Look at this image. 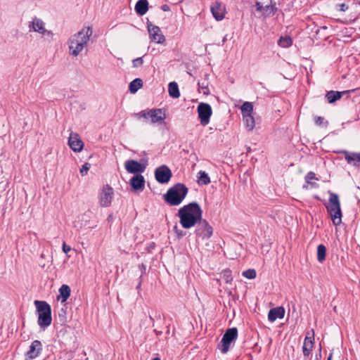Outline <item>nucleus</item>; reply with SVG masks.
Masks as SVG:
<instances>
[{
  "instance_id": "obj_9",
  "label": "nucleus",
  "mask_w": 360,
  "mask_h": 360,
  "mask_svg": "<svg viewBox=\"0 0 360 360\" xmlns=\"http://www.w3.org/2000/svg\"><path fill=\"white\" fill-rule=\"evenodd\" d=\"M198 117L200 124L202 126H206L209 124L210 117L212 114V110L210 104L207 103H200L198 105Z\"/></svg>"
},
{
  "instance_id": "obj_44",
  "label": "nucleus",
  "mask_w": 360,
  "mask_h": 360,
  "mask_svg": "<svg viewBox=\"0 0 360 360\" xmlns=\"http://www.w3.org/2000/svg\"><path fill=\"white\" fill-rule=\"evenodd\" d=\"M162 9L165 11H169V6L167 5H163Z\"/></svg>"
},
{
  "instance_id": "obj_17",
  "label": "nucleus",
  "mask_w": 360,
  "mask_h": 360,
  "mask_svg": "<svg viewBox=\"0 0 360 360\" xmlns=\"http://www.w3.org/2000/svg\"><path fill=\"white\" fill-rule=\"evenodd\" d=\"M314 330H311V334L309 332L307 333V335L305 337L303 346H302V352L304 356H309L312 351L314 347Z\"/></svg>"
},
{
  "instance_id": "obj_40",
  "label": "nucleus",
  "mask_w": 360,
  "mask_h": 360,
  "mask_svg": "<svg viewBox=\"0 0 360 360\" xmlns=\"http://www.w3.org/2000/svg\"><path fill=\"white\" fill-rule=\"evenodd\" d=\"M314 122L316 124L321 126L323 123V118L322 117H316Z\"/></svg>"
},
{
  "instance_id": "obj_12",
  "label": "nucleus",
  "mask_w": 360,
  "mask_h": 360,
  "mask_svg": "<svg viewBox=\"0 0 360 360\" xmlns=\"http://www.w3.org/2000/svg\"><path fill=\"white\" fill-rule=\"evenodd\" d=\"M32 29L34 32H39L44 37H49L51 39L53 37V33L51 30H47L45 28L44 22L39 18H34L32 22Z\"/></svg>"
},
{
  "instance_id": "obj_3",
  "label": "nucleus",
  "mask_w": 360,
  "mask_h": 360,
  "mask_svg": "<svg viewBox=\"0 0 360 360\" xmlns=\"http://www.w3.org/2000/svg\"><path fill=\"white\" fill-rule=\"evenodd\" d=\"M188 192V189L184 184L178 183L167 190L163 198L170 206H178L183 202Z\"/></svg>"
},
{
  "instance_id": "obj_10",
  "label": "nucleus",
  "mask_w": 360,
  "mask_h": 360,
  "mask_svg": "<svg viewBox=\"0 0 360 360\" xmlns=\"http://www.w3.org/2000/svg\"><path fill=\"white\" fill-rule=\"evenodd\" d=\"M155 176L158 182L167 184L172 176L171 169L165 165L157 167L155 170Z\"/></svg>"
},
{
  "instance_id": "obj_7",
  "label": "nucleus",
  "mask_w": 360,
  "mask_h": 360,
  "mask_svg": "<svg viewBox=\"0 0 360 360\" xmlns=\"http://www.w3.org/2000/svg\"><path fill=\"white\" fill-rule=\"evenodd\" d=\"M195 233L201 240H208L212 236L213 229L207 220L201 219L196 224Z\"/></svg>"
},
{
  "instance_id": "obj_47",
  "label": "nucleus",
  "mask_w": 360,
  "mask_h": 360,
  "mask_svg": "<svg viewBox=\"0 0 360 360\" xmlns=\"http://www.w3.org/2000/svg\"><path fill=\"white\" fill-rule=\"evenodd\" d=\"M152 360H160V359L159 357H155V358H153Z\"/></svg>"
},
{
  "instance_id": "obj_37",
  "label": "nucleus",
  "mask_w": 360,
  "mask_h": 360,
  "mask_svg": "<svg viewBox=\"0 0 360 360\" xmlns=\"http://www.w3.org/2000/svg\"><path fill=\"white\" fill-rule=\"evenodd\" d=\"M91 167V165L88 162H86L83 165V166L82 167V168L80 169V174L82 176H85L88 171L89 170Z\"/></svg>"
},
{
  "instance_id": "obj_26",
  "label": "nucleus",
  "mask_w": 360,
  "mask_h": 360,
  "mask_svg": "<svg viewBox=\"0 0 360 360\" xmlns=\"http://www.w3.org/2000/svg\"><path fill=\"white\" fill-rule=\"evenodd\" d=\"M168 92L171 97L178 98L180 96V92L177 83L172 82L168 86Z\"/></svg>"
},
{
  "instance_id": "obj_19",
  "label": "nucleus",
  "mask_w": 360,
  "mask_h": 360,
  "mask_svg": "<svg viewBox=\"0 0 360 360\" xmlns=\"http://www.w3.org/2000/svg\"><path fill=\"white\" fill-rule=\"evenodd\" d=\"M211 12L217 20H221L224 18L225 7L221 3L216 1L211 6Z\"/></svg>"
},
{
  "instance_id": "obj_4",
  "label": "nucleus",
  "mask_w": 360,
  "mask_h": 360,
  "mask_svg": "<svg viewBox=\"0 0 360 360\" xmlns=\"http://www.w3.org/2000/svg\"><path fill=\"white\" fill-rule=\"evenodd\" d=\"M328 204L326 205L328 212L330 214L331 220L335 226H338L342 222V211L338 195L328 191Z\"/></svg>"
},
{
  "instance_id": "obj_33",
  "label": "nucleus",
  "mask_w": 360,
  "mask_h": 360,
  "mask_svg": "<svg viewBox=\"0 0 360 360\" xmlns=\"http://www.w3.org/2000/svg\"><path fill=\"white\" fill-rule=\"evenodd\" d=\"M221 276L226 283H230L232 281L233 278L231 275V271L229 269H225L221 272Z\"/></svg>"
},
{
  "instance_id": "obj_28",
  "label": "nucleus",
  "mask_w": 360,
  "mask_h": 360,
  "mask_svg": "<svg viewBox=\"0 0 360 360\" xmlns=\"http://www.w3.org/2000/svg\"><path fill=\"white\" fill-rule=\"evenodd\" d=\"M210 178L205 171H200L198 173V183L202 185H207L210 183Z\"/></svg>"
},
{
  "instance_id": "obj_41",
  "label": "nucleus",
  "mask_w": 360,
  "mask_h": 360,
  "mask_svg": "<svg viewBox=\"0 0 360 360\" xmlns=\"http://www.w3.org/2000/svg\"><path fill=\"white\" fill-rule=\"evenodd\" d=\"M337 6L339 8V10L341 11H345L348 9V6L345 4H338Z\"/></svg>"
},
{
  "instance_id": "obj_2",
  "label": "nucleus",
  "mask_w": 360,
  "mask_h": 360,
  "mask_svg": "<svg viewBox=\"0 0 360 360\" xmlns=\"http://www.w3.org/2000/svg\"><path fill=\"white\" fill-rule=\"evenodd\" d=\"M92 34L91 27L89 26L72 34L68 40L70 55L77 57L87 45Z\"/></svg>"
},
{
  "instance_id": "obj_6",
  "label": "nucleus",
  "mask_w": 360,
  "mask_h": 360,
  "mask_svg": "<svg viewBox=\"0 0 360 360\" xmlns=\"http://www.w3.org/2000/svg\"><path fill=\"white\" fill-rule=\"evenodd\" d=\"M238 330L236 328H231L226 330L221 340L218 345V348L222 354H226L229 350L231 343L236 340Z\"/></svg>"
},
{
  "instance_id": "obj_18",
  "label": "nucleus",
  "mask_w": 360,
  "mask_h": 360,
  "mask_svg": "<svg viewBox=\"0 0 360 360\" xmlns=\"http://www.w3.org/2000/svg\"><path fill=\"white\" fill-rule=\"evenodd\" d=\"M271 3L272 1L270 0ZM257 11L262 12L264 16H271L275 14L277 8L275 6V4H270L269 5L263 6L260 2L257 1L255 4Z\"/></svg>"
},
{
  "instance_id": "obj_31",
  "label": "nucleus",
  "mask_w": 360,
  "mask_h": 360,
  "mask_svg": "<svg viewBox=\"0 0 360 360\" xmlns=\"http://www.w3.org/2000/svg\"><path fill=\"white\" fill-rule=\"evenodd\" d=\"M243 116L247 115H252L253 111V105L250 102H245L240 108Z\"/></svg>"
},
{
  "instance_id": "obj_45",
  "label": "nucleus",
  "mask_w": 360,
  "mask_h": 360,
  "mask_svg": "<svg viewBox=\"0 0 360 360\" xmlns=\"http://www.w3.org/2000/svg\"><path fill=\"white\" fill-rule=\"evenodd\" d=\"M141 282H142V281H141V280H140V281H139V284H138V285H137V286H136V289H137V290H140V289H141Z\"/></svg>"
},
{
  "instance_id": "obj_5",
  "label": "nucleus",
  "mask_w": 360,
  "mask_h": 360,
  "mask_svg": "<svg viewBox=\"0 0 360 360\" xmlns=\"http://www.w3.org/2000/svg\"><path fill=\"white\" fill-rule=\"evenodd\" d=\"M34 305L38 314L37 323L41 328L45 329L52 321L51 307L46 302L40 300H35Z\"/></svg>"
},
{
  "instance_id": "obj_48",
  "label": "nucleus",
  "mask_w": 360,
  "mask_h": 360,
  "mask_svg": "<svg viewBox=\"0 0 360 360\" xmlns=\"http://www.w3.org/2000/svg\"><path fill=\"white\" fill-rule=\"evenodd\" d=\"M177 234L181 236H183L181 233H177Z\"/></svg>"
},
{
  "instance_id": "obj_29",
  "label": "nucleus",
  "mask_w": 360,
  "mask_h": 360,
  "mask_svg": "<svg viewBox=\"0 0 360 360\" xmlns=\"http://www.w3.org/2000/svg\"><path fill=\"white\" fill-rule=\"evenodd\" d=\"M143 86V82L141 79L136 78L129 84V91L131 93H136Z\"/></svg>"
},
{
  "instance_id": "obj_39",
  "label": "nucleus",
  "mask_w": 360,
  "mask_h": 360,
  "mask_svg": "<svg viewBox=\"0 0 360 360\" xmlns=\"http://www.w3.org/2000/svg\"><path fill=\"white\" fill-rule=\"evenodd\" d=\"M139 269L141 271V275L140 276V279H141L143 275L146 274V266L144 264H141L139 265Z\"/></svg>"
},
{
  "instance_id": "obj_34",
  "label": "nucleus",
  "mask_w": 360,
  "mask_h": 360,
  "mask_svg": "<svg viewBox=\"0 0 360 360\" xmlns=\"http://www.w3.org/2000/svg\"><path fill=\"white\" fill-rule=\"evenodd\" d=\"M242 275L247 278L253 279L256 277V271L255 269H250L244 271Z\"/></svg>"
},
{
  "instance_id": "obj_36",
  "label": "nucleus",
  "mask_w": 360,
  "mask_h": 360,
  "mask_svg": "<svg viewBox=\"0 0 360 360\" xmlns=\"http://www.w3.org/2000/svg\"><path fill=\"white\" fill-rule=\"evenodd\" d=\"M316 179L315 173L313 172H309L305 176V181L308 184L314 185V184L311 182V180Z\"/></svg>"
},
{
  "instance_id": "obj_32",
  "label": "nucleus",
  "mask_w": 360,
  "mask_h": 360,
  "mask_svg": "<svg viewBox=\"0 0 360 360\" xmlns=\"http://www.w3.org/2000/svg\"><path fill=\"white\" fill-rule=\"evenodd\" d=\"M292 40L288 36L281 37L278 41V44L282 48H288L292 45Z\"/></svg>"
},
{
  "instance_id": "obj_21",
  "label": "nucleus",
  "mask_w": 360,
  "mask_h": 360,
  "mask_svg": "<svg viewBox=\"0 0 360 360\" xmlns=\"http://www.w3.org/2000/svg\"><path fill=\"white\" fill-rule=\"evenodd\" d=\"M285 315V309L283 307L271 309L268 314V319L270 322L275 321L277 319H283Z\"/></svg>"
},
{
  "instance_id": "obj_16",
  "label": "nucleus",
  "mask_w": 360,
  "mask_h": 360,
  "mask_svg": "<svg viewBox=\"0 0 360 360\" xmlns=\"http://www.w3.org/2000/svg\"><path fill=\"white\" fill-rule=\"evenodd\" d=\"M126 170L130 174L141 173L145 170L146 167L136 160H129L124 164Z\"/></svg>"
},
{
  "instance_id": "obj_25",
  "label": "nucleus",
  "mask_w": 360,
  "mask_h": 360,
  "mask_svg": "<svg viewBox=\"0 0 360 360\" xmlns=\"http://www.w3.org/2000/svg\"><path fill=\"white\" fill-rule=\"evenodd\" d=\"M70 288L68 285H62L59 288V296L58 297V300H60L61 302H66L70 295Z\"/></svg>"
},
{
  "instance_id": "obj_8",
  "label": "nucleus",
  "mask_w": 360,
  "mask_h": 360,
  "mask_svg": "<svg viewBox=\"0 0 360 360\" xmlns=\"http://www.w3.org/2000/svg\"><path fill=\"white\" fill-rule=\"evenodd\" d=\"M114 198V190L108 184L104 185L98 193V202L101 207H108Z\"/></svg>"
},
{
  "instance_id": "obj_27",
  "label": "nucleus",
  "mask_w": 360,
  "mask_h": 360,
  "mask_svg": "<svg viewBox=\"0 0 360 360\" xmlns=\"http://www.w3.org/2000/svg\"><path fill=\"white\" fill-rule=\"evenodd\" d=\"M243 118L246 129L249 131H252L255 126V122L253 116L252 115H247L243 116Z\"/></svg>"
},
{
  "instance_id": "obj_20",
  "label": "nucleus",
  "mask_w": 360,
  "mask_h": 360,
  "mask_svg": "<svg viewBox=\"0 0 360 360\" xmlns=\"http://www.w3.org/2000/svg\"><path fill=\"white\" fill-rule=\"evenodd\" d=\"M149 114L153 124L162 122L166 119V114L162 109H152L149 110Z\"/></svg>"
},
{
  "instance_id": "obj_15",
  "label": "nucleus",
  "mask_w": 360,
  "mask_h": 360,
  "mask_svg": "<svg viewBox=\"0 0 360 360\" xmlns=\"http://www.w3.org/2000/svg\"><path fill=\"white\" fill-rule=\"evenodd\" d=\"M68 145L75 152H80L84 147V143L77 133H71L68 139Z\"/></svg>"
},
{
  "instance_id": "obj_24",
  "label": "nucleus",
  "mask_w": 360,
  "mask_h": 360,
  "mask_svg": "<svg viewBox=\"0 0 360 360\" xmlns=\"http://www.w3.org/2000/svg\"><path fill=\"white\" fill-rule=\"evenodd\" d=\"M347 91H329L326 94V98L329 103H333L340 100Z\"/></svg>"
},
{
  "instance_id": "obj_1",
  "label": "nucleus",
  "mask_w": 360,
  "mask_h": 360,
  "mask_svg": "<svg viewBox=\"0 0 360 360\" xmlns=\"http://www.w3.org/2000/svg\"><path fill=\"white\" fill-rule=\"evenodd\" d=\"M176 215L181 226L188 229L195 226L202 219V210L198 203L193 202L181 207Z\"/></svg>"
},
{
  "instance_id": "obj_14",
  "label": "nucleus",
  "mask_w": 360,
  "mask_h": 360,
  "mask_svg": "<svg viewBox=\"0 0 360 360\" xmlns=\"http://www.w3.org/2000/svg\"><path fill=\"white\" fill-rule=\"evenodd\" d=\"M347 162L354 167H360V153L350 152L346 150H341Z\"/></svg>"
},
{
  "instance_id": "obj_23",
  "label": "nucleus",
  "mask_w": 360,
  "mask_h": 360,
  "mask_svg": "<svg viewBox=\"0 0 360 360\" xmlns=\"http://www.w3.org/2000/svg\"><path fill=\"white\" fill-rule=\"evenodd\" d=\"M148 10V0H139L135 5V11L139 15H143Z\"/></svg>"
},
{
  "instance_id": "obj_43",
  "label": "nucleus",
  "mask_w": 360,
  "mask_h": 360,
  "mask_svg": "<svg viewBox=\"0 0 360 360\" xmlns=\"http://www.w3.org/2000/svg\"><path fill=\"white\" fill-rule=\"evenodd\" d=\"M150 116L149 111L148 112H143L141 114V117L144 118H148Z\"/></svg>"
},
{
  "instance_id": "obj_30",
  "label": "nucleus",
  "mask_w": 360,
  "mask_h": 360,
  "mask_svg": "<svg viewBox=\"0 0 360 360\" xmlns=\"http://www.w3.org/2000/svg\"><path fill=\"white\" fill-rule=\"evenodd\" d=\"M326 257V248L324 245L320 244L317 247V259L322 263Z\"/></svg>"
},
{
  "instance_id": "obj_46",
  "label": "nucleus",
  "mask_w": 360,
  "mask_h": 360,
  "mask_svg": "<svg viewBox=\"0 0 360 360\" xmlns=\"http://www.w3.org/2000/svg\"><path fill=\"white\" fill-rule=\"evenodd\" d=\"M332 358H333V354H332V353H330V354H329V356H328L327 360H332Z\"/></svg>"
},
{
  "instance_id": "obj_11",
  "label": "nucleus",
  "mask_w": 360,
  "mask_h": 360,
  "mask_svg": "<svg viewBox=\"0 0 360 360\" xmlns=\"http://www.w3.org/2000/svg\"><path fill=\"white\" fill-rule=\"evenodd\" d=\"M147 27L151 41L157 44H163L165 42V37L162 34V32L159 27L150 22L148 23Z\"/></svg>"
},
{
  "instance_id": "obj_38",
  "label": "nucleus",
  "mask_w": 360,
  "mask_h": 360,
  "mask_svg": "<svg viewBox=\"0 0 360 360\" xmlns=\"http://www.w3.org/2000/svg\"><path fill=\"white\" fill-rule=\"evenodd\" d=\"M133 67L134 68H139L141 67L143 63V60L141 57L135 58L132 60Z\"/></svg>"
},
{
  "instance_id": "obj_42",
  "label": "nucleus",
  "mask_w": 360,
  "mask_h": 360,
  "mask_svg": "<svg viewBox=\"0 0 360 360\" xmlns=\"http://www.w3.org/2000/svg\"><path fill=\"white\" fill-rule=\"evenodd\" d=\"M71 250V248L65 244V243H63V251L65 253H68Z\"/></svg>"
},
{
  "instance_id": "obj_35",
  "label": "nucleus",
  "mask_w": 360,
  "mask_h": 360,
  "mask_svg": "<svg viewBox=\"0 0 360 360\" xmlns=\"http://www.w3.org/2000/svg\"><path fill=\"white\" fill-rule=\"evenodd\" d=\"M198 86L203 90L202 92L204 94H206V95L210 94V90L208 89V84L205 80H204L202 82H199Z\"/></svg>"
},
{
  "instance_id": "obj_22",
  "label": "nucleus",
  "mask_w": 360,
  "mask_h": 360,
  "mask_svg": "<svg viewBox=\"0 0 360 360\" xmlns=\"http://www.w3.org/2000/svg\"><path fill=\"white\" fill-rule=\"evenodd\" d=\"M130 185L135 191L143 190L145 186V179L141 174H136L130 179Z\"/></svg>"
},
{
  "instance_id": "obj_13",
  "label": "nucleus",
  "mask_w": 360,
  "mask_h": 360,
  "mask_svg": "<svg viewBox=\"0 0 360 360\" xmlns=\"http://www.w3.org/2000/svg\"><path fill=\"white\" fill-rule=\"evenodd\" d=\"M42 350V345L39 340H34L25 354L26 360H32L37 358Z\"/></svg>"
}]
</instances>
